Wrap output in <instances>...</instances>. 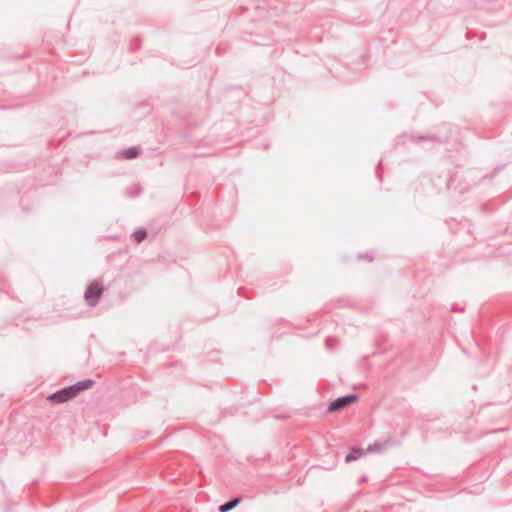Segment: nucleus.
Segmentation results:
<instances>
[{
  "instance_id": "nucleus-1",
  "label": "nucleus",
  "mask_w": 512,
  "mask_h": 512,
  "mask_svg": "<svg viewBox=\"0 0 512 512\" xmlns=\"http://www.w3.org/2000/svg\"><path fill=\"white\" fill-rule=\"evenodd\" d=\"M102 294V284L99 281H93L85 291L84 298L89 306L94 307L97 305Z\"/></svg>"
},
{
  "instance_id": "nucleus-2",
  "label": "nucleus",
  "mask_w": 512,
  "mask_h": 512,
  "mask_svg": "<svg viewBox=\"0 0 512 512\" xmlns=\"http://www.w3.org/2000/svg\"><path fill=\"white\" fill-rule=\"evenodd\" d=\"M76 386H68L60 389L49 396V399L55 403H64L77 395Z\"/></svg>"
},
{
  "instance_id": "nucleus-3",
  "label": "nucleus",
  "mask_w": 512,
  "mask_h": 512,
  "mask_svg": "<svg viewBox=\"0 0 512 512\" xmlns=\"http://www.w3.org/2000/svg\"><path fill=\"white\" fill-rule=\"evenodd\" d=\"M356 399H357V395H355V394L338 397L330 404L328 410L331 412L340 410V409L348 406L349 404L353 403Z\"/></svg>"
},
{
  "instance_id": "nucleus-4",
  "label": "nucleus",
  "mask_w": 512,
  "mask_h": 512,
  "mask_svg": "<svg viewBox=\"0 0 512 512\" xmlns=\"http://www.w3.org/2000/svg\"><path fill=\"white\" fill-rule=\"evenodd\" d=\"M240 501V498L230 499L229 501L219 506V512H229L230 510L235 508L240 503Z\"/></svg>"
},
{
  "instance_id": "nucleus-5",
  "label": "nucleus",
  "mask_w": 512,
  "mask_h": 512,
  "mask_svg": "<svg viewBox=\"0 0 512 512\" xmlns=\"http://www.w3.org/2000/svg\"><path fill=\"white\" fill-rule=\"evenodd\" d=\"M362 455H364V451L362 449H360V448H353L351 450V452H349L346 455L345 461L347 463L355 461V460L359 459Z\"/></svg>"
},
{
  "instance_id": "nucleus-6",
  "label": "nucleus",
  "mask_w": 512,
  "mask_h": 512,
  "mask_svg": "<svg viewBox=\"0 0 512 512\" xmlns=\"http://www.w3.org/2000/svg\"><path fill=\"white\" fill-rule=\"evenodd\" d=\"M139 148L137 146H132L126 150L123 151L122 155L126 159H134L139 154Z\"/></svg>"
},
{
  "instance_id": "nucleus-7",
  "label": "nucleus",
  "mask_w": 512,
  "mask_h": 512,
  "mask_svg": "<svg viewBox=\"0 0 512 512\" xmlns=\"http://www.w3.org/2000/svg\"><path fill=\"white\" fill-rule=\"evenodd\" d=\"M388 445H389V441L382 442V443H373L368 446L367 451L368 452H380V451L384 450L385 448H387Z\"/></svg>"
},
{
  "instance_id": "nucleus-8",
  "label": "nucleus",
  "mask_w": 512,
  "mask_h": 512,
  "mask_svg": "<svg viewBox=\"0 0 512 512\" xmlns=\"http://www.w3.org/2000/svg\"><path fill=\"white\" fill-rule=\"evenodd\" d=\"M92 383H93L92 379H85V380L77 382L73 386H76L75 389H77V394H78L81 390H84V389L90 387L92 385Z\"/></svg>"
},
{
  "instance_id": "nucleus-9",
  "label": "nucleus",
  "mask_w": 512,
  "mask_h": 512,
  "mask_svg": "<svg viewBox=\"0 0 512 512\" xmlns=\"http://www.w3.org/2000/svg\"><path fill=\"white\" fill-rule=\"evenodd\" d=\"M133 236H134L135 240L138 243H140L146 238L147 232L145 229L140 228V229H137L136 231H134Z\"/></svg>"
},
{
  "instance_id": "nucleus-10",
  "label": "nucleus",
  "mask_w": 512,
  "mask_h": 512,
  "mask_svg": "<svg viewBox=\"0 0 512 512\" xmlns=\"http://www.w3.org/2000/svg\"><path fill=\"white\" fill-rule=\"evenodd\" d=\"M358 258L361 260V259H365V260H368V261H372L373 257L372 255H369V254H365V255H359Z\"/></svg>"
},
{
  "instance_id": "nucleus-11",
  "label": "nucleus",
  "mask_w": 512,
  "mask_h": 512,
  "mask_svg": "<svg viewBox=\"0 0 512 512\" xmlns=\"http://www.w3.org/2000/svg\"><path fill=\"white\" fill-rule=\"evenodd\" d=\"M423 139H424V140L432 139V137H424Z\"/></svg>"
}]
</instances>
